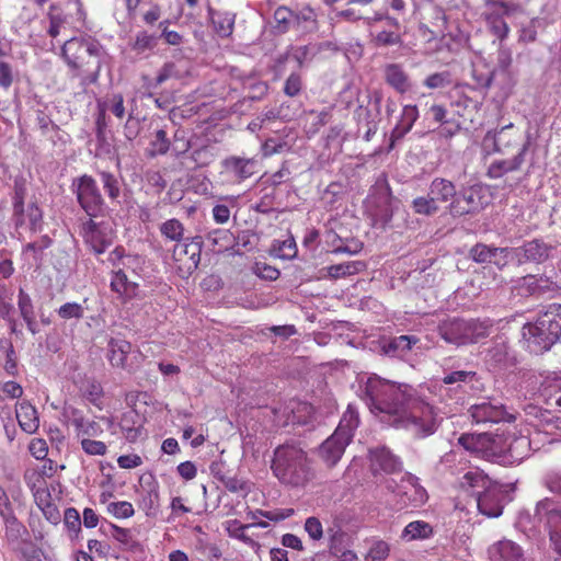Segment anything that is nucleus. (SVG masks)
I'll return each mask as SVG.
<instances>
[{
  "instance_id": "61",
  "label": "nucleus",
  "mask_w": 561,
  "mask_h": 561,
  "mask_svg": "<svg viewBox=\"0 0 561 561\" xmlns=\"http://www.w3.org/2000/svg\"><path fill=\"white\" fill-rule=\"evenodd\" d=\"M104 533L123 545H129L131 540V534L129 529L122 528L114 524H108L107 528L104 529Z\"/></svg>"
},
{
  "instance_id": "63",
  "label": "nucleus",
  "mask_w": 561,
  "mask_h": 561,
  "mask_svg": "<svg viewBox=\"0 0 561 561\" xmlns=\"http://www.w3.org/2000/svg\"><path fill=\"white\" fill-rule=\"evenodd\" d=\"M64 519H65V526L69 530H71L76 534L80 530L81 520H80L79 512L76 508H73V507L67 508L65 511Z\"/></svg>"
},
{
  "instance_id": "26",
  "label": "nucleus",
  "mask_w": 561,
  "mask_h": 561,
  "mask_svg": "<svg viewBox=\"0 0 561 561\" xmlns=\"http://www.w3.org/2000/svg\"><path fill=\"white\" fill-rule=\"evenodd\" d=\"M470 415L474 423L484 424L504 421L507 413L502 404L483 400L470 408Z\"/></svg>"
},
{
  "instance_id": "53",
  "label": "nucleus",
  "mask_w": 561,
  "mask_h": 561,
  "mask_svg": "<svg viewBox=\"0 0 561 561\" xmlns=\"http://www.w3.org/2000/svg\"><path fill=\"white\" fill-rule=\"evenodd\" d=\"M106 508L111 515L118 519L129 518L135 514L133 504L127 501L111 502Z\"/></svg>"
},
{
  "instance_id": "54",
  "label": "nucleus",
  "mask_w": 561,
  "mask_h": 561,
  "mask_svg": "<svg viewBox=\"0 0 561 561\" xmlns=\"http://www.w3.org/2000/svg\"><path fill=\"white\" fill-rule=\"evenodd\" d=\"M359 262H348L331 265L328 268V273L333 278H340L348 275L356 274L358 272Z\"/></svg>"
},
{
  "instance_id": "32",
  "label": "nucleus",
  "mask_w": 561,
  "mask_h": 561,
  "mask_svg": "<svg viewBox=\"0 0 561 561\" xmlns=\"http://www.w3.org/2000/svg\"><path fill=\"white\" fill-rule=\"evenodd\" d=\"M160 232L165 239L178 243L173 250V255L176 260H181L182 253L188 252L190 244L186 242L181 243L184 240V227L178 219L164 221L160 227Z\"/></svg>"
},
{
  "instance_id": "5",
  "label": "nucleus",
  "mask_w": 561,
  "mask_h": 561,
  "mask_svg": "<svg viewBox=\"0 0 561 561\" xmlns=\"http://www.w3.org/2000/svg\"><path fill=\"white\" fill-rule=\"evenodd\" d=\"M358 425V412L352 404H348L334 433L319 447V457L327 466L333 467L340 461Z\"/></svg>"
},
{
  "instance_id": "46",
  "label": "nucleus",
  "mask_w": 561,
  "mask_h": 561,
  "mask_svg": "<svg viewBox=\"0 0 561 561\" xmlns=\"http://www.w3.org/2000/svg\"><path fill=\"white\" fill-rule=\"evenodd\" d=\"M0 515L3 519L5 533L9 539L16 540L26 533L25 527L14 516L12 506L1 512Z\"/></svg>"
},
{
  "instance_id": "57",
  "label": "nucleus",
  "mask_w": 561,
  "mask_h": 561,
  "mask_svg": "<svg viewBox=\"0 0 561 561\" xmlns=\"http://www.w3.org/2000/svg\"><path fill=\"white\" fill-rule=\"evenodd\" d=\"M156 46V37L153 35L148 34L147 32H139L136 35L133 48L142 54L147 50L152 49Z\"/></svg>"
},
{
  "instance_id": "44",
  "label": "nucleus",
  "mask_w": 561,
  "mask_h": 561,
  "mask_svg": "<svg viewBox=\"0 0 561 561\" xmlns=\"http://www.w3.org/2000/svg\"><path fill=\"white\" fill-rule=\"evenodd\" d=\"M295 30L305 34L318 30L317 14L311 8L306 7L296 12Z\"/></svg>"
},
{
  "instance_id": "42",
  "label": "nucleus",
  "mask_w": 561,
  "mask_h": 561,
  "mask_svg": "<svg viewBox=\"0 0 561 561\" xmlns=\"http://www.w3.org/2000/svg\"><path fill=\"white\" fill-rule=\"evenodd\" d=\"M209 14L216 34L220 37L230 36L234 25V14L213 10H209Z\"/></svg>"
},
{
  "instance_id": "55",
  "label": "nucleus",
  "mask_w": 561,
  "mask_h": 561,
  "mask_svg": "<svg viewBox=\"0 0 561 561\" xmlns=\"http://www.w3.org/2000/svg\"><path fill=\"white\" fill-rule=\"evenodd\" d=\"M427 89H443L451 84L450 75L447 71L430 75L423 82Z\"/></svg>"
},
{
  "instance_id": "12",
  "label": "nucleus",
  "mask_w": 561,
  "mask_h": 561,
  "mask_svg": "<svg viewBox=\"0 0 561 561\" xmlns=\"http://www.w3.org/2000/svg\"><path fill=\"white\" fill-rule=\"evenodd\" d=\"M486 188L482 184H474L462 188L449 204L453 216H462L480 209L484 202Z\"/></svg>"
},
{
  "instance_id": "2",
  "label": "nucleus",
  "mask_w": 561,
  "mask_h": 561,
  "mask_svg": "<svg viewBox=\"0 0 561 561\" xmlns=\"http://www.w3.org/2000/svg\"><path fill=\"white\" fill-rule=\"evenodd\" d=\"M103 47L94 39L71 37L61 47V56L83 84L98 81Z\"/></svg>"
},
{
  "instance_id": "14",
  "label": "nucleus",
  "mask_w": 561,
  "mask_h": 561,
  "mask_svg": "<svg viewBox=\"0 0 561 561\" xmlns=\"http://www.w3.org/2000/svg\"><path fill=\"white\" fill-rule=\"evenodd\" d=\"M500 443L501 439L496 435L489 433L462 434L458 438V444L466 451L484 459H494V455L499 453Z\"/></svg>"
},
{
  "instance_id": "62",
  "label": "nucleus",
  "mask_w": 561,
  "mask_h": 561,
  "mask_svg": "<svg viewBox=\"0 0 561 561\" xmlns=\"http://www.w3.org/2000/svg\"><path fill=\"white\" fill-rule=\"evenodd\" d=\"M254 272L259 277L267 280H275L280 275V272L276 267L265 263H256L254 266Z\"/></svg>"
},
{
  "instance_id": "48",
  "label": "nucleus",
  "mask_w": 561,
  "mask_h": 561,
  "mask_svg": "<svg viewBox=\"0 0 561 561\" xmlns=\"http://www.w3.org/2000/svg\"><path fill=\"white\" fill-rule=\"evenodd\" d=\"M28 484L33 491V496L38 508L53 503L50 492L45 481L39 476L36 478L35 482L30 481Z\"/></svg>"
},
{
  "instance_id": "28",
  "label": "nucleus",
  "mask_w": 561,
  "mask_h": 561,
  "mask_svg": "<svg viewBox=\"0 0 561 561\" xmlns=\"http://www.w3.org/2000/svg\"><path fill=\"white\" fill-rule=\"evenodd\" d=\"M491 561H528L523 548L510 539H502L488 549Z\"/></svg>"
},
{
  "instance_id": "15",
  "label": "nucleus",
  "mask_w": 561,
  "mask_h": 561,
  "mask_svg": "<svg viewBox=\"0 0 561 561\" xmlns=\"http://www.w3.org/2000/svg\"><path fill=\"white\" fill-rule=\"evenodd\" d=\"M552 247L539 239L525 242L517 248L508 249V261H515L518 265L526 263H542L549 255Z\"/></svg>"
},
{
  "instance_id": "24",
  "label": "nucleus",
  "mask_w": 561,
  "mask_h": 561,
  "mask_svg": "<svg viewBox=\"0 0 561 561\" xmlns=\"http://www.w3.org/2000/svg\"><path fill=\"white\" fill-rule=\"evenodd\" d=\"M14 213L16 216V225L21 229H25L32 233L43 230L42 210L36 205L32 204L28 205L26 211H24L22 196H20L19 192H16Z\"/></svg>"
},
{
  "instance_id": "36",
  "label": "nucleus",
  "mask_w": 561,
  "mask_h": 561,
  "mask_svg": "<svg viewBox=\"0 0 561 561\" xmlns=\"http://www.w3.org/2000/svg\"><path fill=\"white\" fill-rule=\"evenodd\" d=\"M419 118V108L416 105L407 104L402 107L399 121L391 131V141L402 139L413 127Z\"/></svg>"
},
{
  "instance_id": "7",
  "label": "nucleus",
  "mask_w": 561,
  "mask_h": 561,
  "mask_svg": "<svg viewBox=\"0 0 561 561\" xmlns=\"http://www.w3.org/2000/svg\"><path fill=\"white\" fill-rule=\"evenodd\" d=\"M490 321L463 320L451 318L438 325V334L449 344L461 346L477 343L490 334Z\"/></svg>"
},
{
  "instance_id": "9",
  "label": "nucleus",
  "mask_w": 561,
  "mask_h": 561,
  "mask_svg": "<svg viewBox=\"0 0 561 561\" xmlns=\"http://www.w3.org/2000/svg\"><path fill=\"white\" fill-rule=\"evenodd\" d=\"M387 488L398 497L400 508L420 507L427 500L426 490L419 483V478L411 473H405L396 486H392V481H389Z\"/></svg>"
},
{
  "instance_id": "43",
  "label": "nucleus",
  "mask_w": 561,
  "mask_h": 561,
  "mask_svg": "<svg viewBox=\"0 0 561 561\" xmlns=\"http://www.w3.org/2000/svg\"><path fill=\"white\" fill-rule=\"evenodd\" d=\"M18 307L27 329L35 334L37 332V323L35 321V312L31 297L23 289H20L18 296Z\"/></svg>"
},
{
  "instance_id": "45",
  "label": "nucleus",
  "mask_w": 561,
  "mask_h": 561,
  "mask_svg": "<svg viewBox=\"0 0 561 561\" xmlns=\"http://www.w3.org/2000/svg\"><path fill=\"white\" fill-rule=\"evenodd\" d=\"M136 287L137 285L134 282L128 280L123 268H118L113 272V276L111 278L112 290L122 296L130 297L135 294Z\"/></svg>"
},
{
  "instance_id": "10",
  "label": "nucleus",
  "mask_w": 561,
  "mask_h": 561,
  "mask_svg": "<svg viewBox=\"0 0 561 561\" xmlns=\"http://www.w3.org/2000/svg\"><path fill=\"white\" fill-rule=\"evenodd\" d=\"M536 516L546 518L550 541L558 557L554 561H561V506L551 499H543L536 505Z\"/></svg>"
},
{
  "instance_id": "3",
  "label": "nucleus",
  "mask_w": 561,
  "mask_h": 561,
  "mask_svg": "<svg viewBox=\"0 0 561 561\" xmlns=\"http://www.w3.org/2000/svg\"><path fill=\"white\" fill-rule=\"evenodd\" d=\"M522 336L530 353L549 351L561 339V305H549L535 322L524 324Z\"/></svg>"
},
{
  "instance_id": "25",
  "label": "nucleus",
  "mask_w": 561,
  "mask_h": 561,
  "mask_svg": "<svg viewBox=\"0 0 561 561\" xmlns=\"http://www.w3.org/2000/svg\"><path fill=\"white\" fill-rule=\"evenodd\" d=\"M311 405L306 402L290 400L284 407L275 409L278 423L283 425L306 424L311 415Z\"/></svg>"
},
{
  "instance_id": "47",
  "label": "nucleus",
  "mask_w": 561,
  "mask_h": 561,
  "mask_svg": "<svg viewBox=\"0 0 561 561\" xmlns=\"http://www.w3.org/2000/svg\"><path fill=\"white\" fill-rule=\"evenodd\" d=\"M169 149L170 141L167 138V133L163 129L157 130L149 141L148 154L150 157L165 154Z\"/></svg>"
},
{
  "instance_id": "34",
  "label": "nucleus",
  "mask_w": 561,
  "mask_h": 561,
  "mask_svg": "<svg viewBox=\"0 0 561 561\" xmlns=\"http://www.w3.org/2000/svg\"><path fill=\"white\" fill-rule=\"evenodd\" d=\"M508 248H492L484 244L474 245L471 251V257L478 263H494L505 265L508 261Z\"/></svg>"
},
{
  "instance_id": "56",
  "label": "nucleus",
  "mask_w": 561,
  "mask_h": 561,
  "mask_svg": "<svg viewBox=\"0 0 561 561\" xmlns=\"http://www.w3.org/2000/svg\"><path fill=\"white\" fill-rule=\"evenodd\" d=\"M319 48L316 45H305L294 48L291 53V57L298 62L299 66H302L306 61L312 59V57L318 53Z\"/></svg>"
},
{
  "instance_id": "19",
  "label": "nucleus",
  "mask_w": 561,
  "mask_h": 561,
  "mask_svg": "<svg viewBox=\"0 0 561 561\" xmlns=\"http://www.w3.org/2000/svg\"><path fill=\"white\" fill-rule=\"evenodd\" d=\"M491 140L494 144V151L505 154L512 152L514 149L519 151L523 144L529 140H523L522 134L514 129V125L510 123L503 126L500 130H489L485 134L484 141Z\"/></svg>"
},
{
  "instance_id": "50",
  "label": "nucleus",
  "mask_w": 561,
  "mask_h": 561,
  "mask_svg": "<svg viewBox=\"0 0 561 561\" xmlns=\"http://www.w3.org/2000/svg\"><path fill=\"white\" fill-rule=\"evenodd\" d=\"M412 209L417 215L433 216L439 209L438 205L428 194L427 196H419L412 201Z\"/></svg>"
},
{
  "instance_id": "30",
  "label": "nucleus",
  "mask_w": 561,
  "mask_h": 561,
  "mask_svg": "<svg viewBox=\"0 0 561 561\" xmlns=\"http://www.w3.org/2000/svg\"><path fill=\"white\" fill-rule=\"evenodd\" d=\"M527 150L528 142H525L522 145L519 151L513 158L493 161L489 165L488 176L491 179H500L506 173L519 170L525 161V154Z\"/></svg>"
},
{
  "instance_id": "21",
  "label": "nucleus",
  "mask_w": 561,
  "mask_h": 561,
  "mask_svg": "<svg viewBox=\"0 0 561 561\" xmlns=\"http://www.w3.org/2000/svg\"><path fill=\"white\" fill-rule=\"evenodd\" d=\"M369 468L375 477L401 471L402 461L385 446L369 449Z\"/></svg>"
},
{
  "instance_id": "58",
  "label": "nucleus",
  "mask_w": 561,
  "mask_h": 561,
  "mask_svg": "<svg viewBox=\"0 0 561 561\" xmlns=\"http://www.w3.org/2000/svg\"><path fill=\"white\" fill-rule=\"evenodd\" d=\"M304 528L313 541H319L323 538V527L318 517H308L305 522Z\"/></svg>"
},
{
  "instance_id": "40",
  "label": "nucleus",
  "mask_w": 561,
  "mask_h": 561,
  "mask_svg": "<svg viewBox=\"0 0 561 561\" xmlns=\"http://www.w3.org/2000/svg\"><path fill=\"white\" fill-rule=\"evenodd\" d=\"M540 396L549 403L554 400L561 407V374L553 373L547 376L540 386Z\"/></svg>"
},
{
  "instance_id": "22",
  "label": "nucleus",
  "mask_w": 561,
  "mask_h": 561,
  "mask_svg": "<svg viewBox=\"0 0 561 561\" xmlns=\"http://www.w3.org/2000/svg\"><path fill=\"white\" fill-rule=\"evenodd\" d=\"M84 18L85 13L82 9L80 0H69L67 14H49V27L47 28V33L50 37L56 38L58 35L64 34L67 26L72 23L70 22V19L75 22L82 23Z\"/></svg>"
},
{
  "instance_id": "17",
  "label": "nucleus",
  "mask_w": 561,
  "mask_h": 561,
  "mask_svg": "<svg viewBox=\"0 0 561 561\" xmlns=\"http://www.w3.org/2000/svg\"><path fill=\"white\" fill-rule=\"evenodd\" d=\"M220 165L221 175L230 182L241 183L256 173L257 161L254 158L230 156Z\"/></svg>"
},
{
  "instance_id": "49",
  "label": "nucleus",
  "mask_w": 561,
  "mask_h": 561,
  "mask_svg": "<svg viewBox=\"0 0 561 561\" xmlns=\"http://www.w3.org/2000/svg\"><path fill=\"white\" fill-rule=\"evenodd\" d=\"M99 175L100 181L108 198L112 202H116L121 196V184L118 179L107 171H102L99 173Z\"/></svg>"
},
{
  "instance_id": "23",
  "label": "nucleus",
  "mask_w": 561,
  "mask_h": 561,
  "mask_svg": "<svg viewBox=\"0 0 561 561\" xmlns=\"http://www.w3.org/2000/svg\"><path fill=\"white\" fill-rule=\"evenodd\" d=\"M504 493L502 488L495 483L473 499L477 508L486 517H499L503 513Z\"/></svg>"
},
{
  "instance_id": "31",
  "label": "nucleus",
  "mask_w": 561,
  "mask_h": 561,
  "mask_svg": "<svg viewBox=\"0 0 561 561\" xmlns=\"http://www.w3.org/2000/svg\"><path fill=\"white\" fill-rule=\"evenodd\" d=\"M67 416L70 425L75 427L78 437H94L99 436L103 432L98 422L85 417L83 412L78 409H71L68 411Z\"/></svg>"
},
{
  "instance_id": "8",
  "label": "nucleus",
  "mask_w": 561,
  "mask_h": 561,
  "mask_svg": "<svg viewBox=\"0 0 561 561\" xmlns=\"http://www.w3.org/2000/svg\"><path fill=\"white\" fill-rule=\"evenodd\" d=\"M501 443L499 444V453L494 455V459L510 465L519 463L528 457L531 443L527 435L508 432L506 436L496 435Z\"/></svg>"
},
{
  "instance_id": "33",
  "label": "nucleus",
  "mask_w": 561,
  "mask_h": 561,
  "mask_svg": "<svg viewBox=\"0 0 561 561\" xmlns=\"http://www.w3.org/2000/svg\"><path fill=\"white\" fill-rule=\"evenodd\" d=\"M383 78L386 83L400 94L409 92L412 88L409 75L399 64H387L383 68Z\"/></svg>"
},
{
  "instance_id": "35",
  "label": "nucleus",
  "mask_w": 561,
  "mask_h": 561,
  "mask_svg": "<svg viewBox=\"0 0 561 561\" xmlns=\"http://www.w3.org/2000/svg\"><path fill=\"white\" fill-rule=\"evenodd\" d=\"M420 340L414 335H400L382 342V352L391 357H404Z\"/></svg>"
},
{
  "instance_id": "52",
  "label": "nucleus",
  "mask_w": 561,
  "mask_h": 561,
  "mask_svg": "<svg viewBox=\"0 0 561 561\" xmlns=\"http://www.w3.org/2000/svg\"><path fill=\"white\" fill-rule=\"evenodd\" d=\"M57 314L62 320H79L84 316V307L78 302H66L57 309Z\"/></svg>"
},
{
  "instance_id": "4",
  "label": "nucleus",
  "mask_w": 561,
  "mask_h": 561,
  "mask_svg": "<svg viewBox=\"0 0 561 561\" xmlns=\"http://www.w3.org/2000/svg\"><path fill=\"white\" fill-rule=\"evenodd\" d=\"M271 468L282 483L293 486L306 484L311 477L306 453L294 444H285L275 449Z\"/></svg>"
},
{
  "instance_id": "60",
  "label": "nucleus",
  "mask_w": 561,
  "mask_h": 561,
  "mask_svg": "<svg viewBox=\"0 0 561 561\" xmlns=\"http://www.w3.org/2000/svg\"><path fill=\"white\" fill-rule=\"evenodd\" d=\"M389 556V546L385 541L375 542L368 551L365 561H386Z\"/></svg>"
},
{
  "instance_id": "64",
  "label": "nucleus",
  "mask_w": 561,
  "mask_h": 561,
  "mask_svg": "<svg viewBox=\"0 0 561 561\" xmlns=\"http://www.w3.org/2000/svg\"><path fill=\"white\" fill-rule=\"evenodd\" d=\"M28 450L33 457L42 460L48 454V446L45 439L33 438L30 443Z\"/></svg>"
},
{
  "instance_id": "16",
  "label": "nucleus",
  "mask_w": 561,
  "mask_h": 561,
  "mask_svg": "<svg viewBox=\"0 0 561 561\" xmlns=\"http://www.w3.org/2000/svg\"><path fill=\"white\" fill-rule=\"evenodd\" d=\"M81 234L84 242L96 254H102L113 242V231L106 222L89 219L82 224Z\"/></svg>"
},
{
  "instance_id": "20",
  "label": "nucleus",
  "mask_w": 561,
  "mask_h": 561,
  "mask_svg": "<svg viewBox=\"0 0 561 561\" xmlns=\"http://www.w3.org/2000/svg\"><path fill=\"white\" fill-rule=\"evenodd\" d=\"M484 360L491 369H502L515 364V353L511 350L505 335H499L492 340Z\"/></svg>"
},
{
  "instance_id": "6",
  "label": "nucleus",
  "mask_w": 561,
  "mask_h": 561,
  "mask_svg": "<svg viewBox=\"0 0 561 561\" xmlns=\"http://www.w3.org/2000/svg\"><path fill=\"white\" fill-rule=\"evenodd\" d=\"M440 463L454 476L462 473L458 479V485L463 492L472 495L473 499L495 484L480 468L468 467L465 454L460 450L453 449L445 454Z\"/></svg>"
},
{
  "instance_id": "38",
  "label": "nucleus",
  "mask_w": 561,
  "mask_h": 561,
  "mask_svg": "<svg viewBox=\"0 0 561 561\" xmlns=\"http://www.w3.org/2000/svg\"><path fill=\"white\" fill-rule=\"evenodd\" d=\"M16 420L20 427L28 434L36 432L39 425V420L36 409L28 402H20L15 410Z\"/></svg>"
},
{
  "instance_id": "39",
  "label": "nucleus",
  "mask_w": 561,
  "mask_h": 561,
  "mask_svg": "<svg viewBox=\"0 0 561 561\" xmlns=\"http://www.w3.org/2000/svg\"><path fill=\"white\" fill-rule=\"evenodd\" d=\"M433 527L424 520H414L409 523L401 533V539L409 542L414 540H425L433 536Z\"/></svg>"
},
{
  "instance_id": "11",
  "label": "nucleus",
  "mask_w": 561,
  "mask_h": 561,
  "mask_svg": "<svg viewBox=\"0 0 561 561\" xmlns=\"http://www.w3.org/2000/svg\"><path fill=\"white\" fill-rule=\"evenodd\" d=\"M73 185L76 186L77 199L82 209L90 217L96 216L103 206V198L94 179L82 175Z\"/></svg>"
},
{
  "instance_id": "37",
  "label": "nucleus",
  "mask_w": 561,
  "mask_h": 561,
  "mask_svg": "<svg viewBox=\"0 0 561 561\" xmlns=\"http://www.w3.org/2000/svg\"><path fill=\"white\" fill-rule=\"evenodd\" d=\"M428 194L435 203H447L457 196L455 184L444 178H435L428 187Z\"/></svg>"
},
{
  "instance_id": "51",
  "label": "nucleus",
  "mask_w": 561,
  "mask_h": 561,
  "mask_svg": "<svg viewBox=\"0 0 561 561\" xmlns=\"http://www.w3.org/2000/svg\"><path fill=\"white\" fill-rule=\"evenodd\" d=\"M297 244L293 237H288L287 239L274 245L273 253L275 256L283 260H293L297 255Z\"/></svg>"
},
{
  "instance_id": "27",
  "label": "nucleus",
  "mask_w": 561,
  "mask_h": 561,
  "mask_svg": "<svg viewBox=\"0 0 561 561\" xmlns=\"http://www.w3.org/2000/svg\"><path fill=\"white\" fill-rule=\"evenodd\" d=\"M495 10L486 14V24L489 30L501 41L505 39L510 33V27L504 20L505 15H510L515 5L503 2H494Z\"/></svg>"
},
{
  "instance_id": "59",
  "label": "nucleus",
  "mask_w": 561,
  "mask_h": 561,
  "mask_svg": "<svg viewBox=\"0 0 561 561\" xmlns=\"http://www.w3.org/2000/svg\"><path fill=\"white\" fill-rule=\"evenodd\" d=\"M81 447L90 456H103L107 451V447L103 442L93 440L89 437L81 439Z\"/></svg>"
},
{
  "instance_id": "29",
  "label": "nucleus",
  "mask_w": 561,
  "mask_h": 561,
  "mask_svg": "<svg viewBox=\"0 0 561 561\" xmlns=\"http://www.w3.org/2000/svg\"><path fill=\"white\" fill-rule=\"evenodd\" d=\"M442 382L444 385H455V390L467 391H478L480 390L482 383L478 374L473 370H451L445 371L444 377L442 378Z\"/></svg>"
},
{
  "instance_id": "41",
  "label": "nucleus",
  "mask_w": 561,
  "mask_h": 561,
  "mask_svg": "<svg viewBox=\"0 0 561 561\" xmlns=\"http://www.w3.org/2000/svg\"><path fill=\"white\" fill-rule=\"evenodd\" d=\"M296 13L287 7H278L273 14V28L278 34L295 30Z\"/></svg>"
},
{
  "instance_id": "13",
  "label": "nucleus",
  "mask_w": 561,
  "mask_h": 561,
  "mask_svg": "<svg viewBox=\"0 0 561 561\" xmlns=\"http://www.w3.org/2000/svg\"><path fill=\"white\" fill-rule=\"evenodd\" d=\"M500 443L501 439L496 435L489 433L462 434L458 438V444L466 451L484 459H494V455L499 453Z\"/></svg>"
},
{
  "instance_id": "1",
  "label": "nucleus",
  "mask_w": 561,
  "mask_h": 561,
  "mask_svg": "<svg viewBox=\"0 0 561 561\" xmlns=\"http://www.w3.org/2000/svg\"><path fill=\"white\" fill-rule=\"evenodd\" d=\"M413 389L405 383H396L377 375L360 380L359 396L381 421L404 428L415 436H427L435 432L437 415L433 407L413 397Z\"/></svg>"
},
{
  "instance_id": "18",
  "label": "nucleus",
  "mask_w": 561,
  "mask_h": 561,
  "mask_svg": "<svg viewBox=\"0 0 561 561\" xmlns=\"http://www.w3.org/2000/svg\"><path fill=\"white\" fill-rule=\"evenodd\" d=\"M138 352H131V344L123 339H111L107 344V358L113 367H119L128 371L138 365Z\"/></svg>"
}]
</instances>
